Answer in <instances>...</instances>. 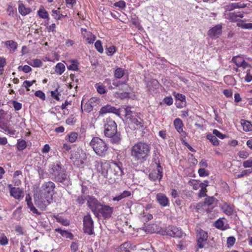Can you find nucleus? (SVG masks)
Masks as SVG:
<instances>
[{"mask_svg": "<svg viewBox=\"0 0 252 252\" xmlns=\"http://www.w3.org/2000/svg\"><path fill=\"white\" fill-rule=\"evenodd\" d=\"M151 144L144 142H138L130 148V155L132 159L140 163L145 162L150 155Z\"/></svg>", "mask_w": 252, "mask_h": 252, "instance_id": "nucleus-1", "label": "nucleus"}, {"mask_svg": "<svg viewBox=\"0 0 252 252\" xmlns=\"http://www.w3.org/2000/svg\"><path fill=\"white\" fill-rule=\"evenodd\" d=\"M49 171L52 179L55 182L60 183L65 187L71 184L69 177L60 161L52 164Z\"/></svg>", "mask_w": 252, "mask_h": 252, "instance_id": "nucleus-2", "label": "nucleus"}, {"mask_svg": "<svg viewBox=\"0 0 252 252\" xmlns=\"http://www.w3.org/2000/svg\"><path fill=\"white\" fill-rule=\"evenodd\" d=\"M104 135L106 137L110 138V142L112 144H119L121 140L120 132H118L117 125L110 118L106 119L104 124Z\"/></svg>", "mask_w": 252, "mask_h": 252, "instance_id": "nucleus-3", "label": "nucleus"}, {"mask_svg": "<svg viewBox=\"0 0 252 252\" xmlns=\"http://www.w3.org/2000/svg\"><path fill=\"white\" fill-rule=\"evenodd\" d=\"M90 145L98 156L104 158L108 154V145L102 139L98 137H93Z\"/></svg>", "mask_w": 252, "mask_h": 252, "instance_id": "nucleus-4", "label": "nucleus"}, {"mask_svg": "<svg viewBox=\"0 0 252 252\" xmlns=\"http://www.w3.org/2000/svg\"><path fill=\"white\" fill-rule=\"evenodd\" d=\"M246 6V5L245 4L239 3H232L227 6L225 13L226 18L232 21H238L240 18H242L244 17L243 14L240 12L235 13L234 12H230V11L234 8H244Z\"/></svg>", "mask_w": 252, "mask_h": 252, "instance_id": "nucleus-5", "label": "nucleus"}, {"mask_svg": "<svg viewBox=\"0 0 252 252\" xmlns=\"http://www.w3.org/2000/svg\"><path fill=\"white\" fill-rule=\"evenodd\" d=\"M39 191V192L34 194V203L35 205L42 211L45 210L47 206H48L52 201L53 199L51 198H48V196L46 194H43Z\"/></svg>", "mask_w": 252, "mask_h": 252, "instance_id": "nucleus-6", "label": "nucleus"}, {"mask_svg": "<svg viewBox=\"0 0 252 252\" xmlns=\"http://www.w3.org/2000/svg\"><path fill=\"white\" fill-rule=\"evenodd\" d=\"M94 167L97 172L104 177L108 179H112L113 175H110L111 174L109 172L110 164L108 162H103L101 160L95 161L94 162Z\"/></svg>", "mask_w": 252, "mask_h": 252, "instance_id": "nucleus-7", "label": "nucleus"}, {"mask_svg": "<svg viewBox=\"0 0 252 252\" xmlns=\"http://www.w3.org/2000/svg\"><path fill=\"white\" fill-rule=\"evenodd\" d=\"M161 233L162 235H168L177 238L182 237L183 234L181 228L174 225H168L162 228Z\"/></svg>", "mask_w": 252, "mask_h": 252, "instance_id": "nucleus-8", "label": "nucleus"}, {"mask_svg": "<svg viewBox=\"0 0 252 252\" xmlns=\"http://www.w3.org/2000/svg\"><path fill=\"white\" fill-rule=\"evenodd\" d=\"M55 184L51 181H48L45 182L42 185L40 191L44 193V195H47L48 198H51L53 199V196L55 193Z\"/></svg>", "mask_w": 252, "mask_h": 252, "instance_id": "nucleus-9", "label": "nucleus"}, {"mask_svg": "<svg viewBox=\"0 0 252 252\" xmlns=\"http://www.w3.org/2000/svg\"><path fill=\"white\" fill-rule=\"evenodd\" d=\"M83 225L84 233L90 235H93L94 233V222L90 215L84 216L83 218Z\"/></svg>", "mask_w": 252, "mask_h": 252, "instance_id": "nucleus-10", "label": "nucleus"}, {"mask_svg": "<svg viewBox=\"0 0 252 252\" xmlns=\"http://www.w3.org/2000/svg\"><path fill=\"white\" fill-rule=\"evenodd\" d=\"M101 203L94 197L90 195L87 196L88 206L96 217H98L97 211L101 206Z\"/></svg>", "mask_w": 252, "mask_h": 252, "instance_id": "nucleus-11", "label": "nucleus"}, {"mask_svg": "<svg viewBox=\"0 0 252 252\" xmlns=\"http://www.w3.org/2000/svg\"><path fill=\"white\" fill-rule=\"evenodd\" d=\"M113 212V208L107 205L101 204L98 209L97 211L98 217H99L100 214L104 219H108L111 217V215Z\"/></svg>", "mask_w": 252, "mask_h": 252, "instance_id": "nucleus-12", "label": "nucleus"}, {"mask_svg": "<svg viewBox=\"0 0 252 252\" xmlns=\"http://www.w3.org/2000/svg\"><path fill=\"white\" fill-rule=\"evenodd\" d=\"M112 113L115 114L118 116H120L121 111L120 109H117L114 106H112L109 104L102 107L98 112L99 116H103L104 115Z\"/></svg>", "mask_w": 252, "mask_h": 252, "instance_id": "nucleus-13", "label": "nucleus"}, {"mask_svg": "<svg viewBox=\"0 0 252 252\" xmlns=\"http://www.w3.org/2000/svg\"><path fill=\"white\" fill-rule=\"evenodd\" d=\"M81 32L83 38L89 44H93L96 39V36L91 32L87 31L86 29L81 28Z\"/></svg>", "mask_w": 252, "mask_h": 252, "instance_id": "nucleus-14", "label": "nucleus"}, {"mask_svg": "<svg viewBox=\"0 0 252 252\" xmlns=\"http://www.w3.org/2000/svg\"><path fill=\"white\" fill-rule=\"evenodd\" d=\"M109 172L111 174L110 175H113L112 178L115 176H122L123 174L122 168L116 163L110 164Z\"/></svg>", "mask_w": 252, "mask_h": 252, "instance_id": "nucleus-15", "label": "nucleus"}, {"mask_svg": "<svg viewBox=\"0 0 252 252\" xmlns=\"http://www.w3.org/2000/svg\"><path fill=\"white\" fill-rule=\"evenodd\" d=\"M158 170L153 171L150 172L149 174V179L153 181H156L157 180H158L159 182L162 178V172L159 168L161 169V167L158 164Z\"/></svg>", "mask_w": 252, "mask_h": 252, "instance_id": "nucleus-16", "label": "nucleus"}, {"mask_svg": "<svg viewBox=\"0 0 252 252\" xmlns=\"http://www.w3.org/2000/svg\"><path fill=\"white\" fill-rule=\"evenodd\" d=\"M8 187L10 189V194L15 199L19 200L22 197H23V191L19 188L12 187L11 185H9Z\"/></svg>", "mask_w": 252, "mask_h": 252, "instance_id": "nucleus-17", "label": "nucleus"}, {"mask_svg": "<svg viewBox=\"0 0 252 252\" xmlns=\"http://www.w3.org/2000/svg\"><path fill=\"white\" fill-rule=\"evenodd\" d=\"M136 116L130 118L129 121L130 125L133 126L135 129H139L144 127V121L139 117H136Z\"/></svg>", "mask_w": 252, "mask_h": 252, "instance_id": "nucleus-18", "label": "nucleus"}, {"mask_svg": "<svg viewBox=\"0 0 252 252\" xmlns=\"http://www.w3.org/2000/svg\"><path fill=\"white\" fill-rule=\"evenodd\" d=\"M208 35L212 39H216L220 35V24H218L208 31Z\"/></svg>", "mask_w": 252, "mask_h": 252, "instance_id": "nucleus-19", "label": "nucleus"}, {"mask_svg": "<svg viewBox=\"0 0 252 252\" xmlns=\"http://www.w3.org/2000/svg\"><path fill=\"white\" fill-rule=\"evenodd\" d=\"M156 199L159 205L162 207L169 206V200L165 194L162 193H158L156 195Z\"/></svg>", "mask_w": 252, "mask_h": 252, "instance_id": "nucleus-20", "label": "nucleus"}, {"mask_svg": "<svg viewBox=\"0 0 252 252\" xmlns=\"http://www.w3.org/2000/svg\"><path fill=\"white\" fill-rule=\"evenodd\" d=\"M232 61L236 64L238 67L247 68L249 67V64L245 61L244 58L241 56L234 57Z\"/></svg>", "mask_w": 252, "mask_h": 252, "instance_id": "nucleus-21", "label": "nucleus"}, {"mask_svg": "<svg viewBox=\"0 0 252 252\" xmlns=\"http://www.w3.org/2000/svg\"><path fill=\"white\" fill-rule=\"evenodd\" d=\"M174 125L177 131L181 134V136L185 137L187 136L186 132L183 130V124L179 118H176L174 121Z\"/></svg>", "mask_w": 252, "mask_h": 252, "instance_id": "nucleus-22", "label": "nucleus"}, {"mask_svg": "<svg viewBox=\"0 0 252 252\" xmlns=\"http://www.w3.org/2000/svg\"><path fill=\"white\" fill-rule=\"evenodd\" d=\"M132 250V245L129 241L123 243L116 249L118 252H130Z\"/></svg>", "mask_w": 252, "mask_h": 252, "instance_id": "nucleus-23", "label": "nucleus"}, {"mask_svg": "<svg viewBox=\"0 0 252 252\" xmlns=\"http://www.w3.org/2000/svg\"><path fill=\"white\" fill-rule=\"evenodd\" d=\"M121 89L124 90L125 92L123 93H116V94L117 95V97L121 99L128 98L129 97V91H131V88L128 85L125 84L122 87Z\"/></svg>", "mask_w": 252, "mask_h": 252, "instance_id": "nucleus-24", "label": "nucleus"}, {"mask_svg": "<svg viewBox=\"0 0 252 252\" xmlns=\"http://www.w3.org/2000/svg\"><path fill=\"white\" fill-rule=\"evenodd\" d=\"M0 129L10 134L13 135L15 134V131L10 129L7 123L5 122L4 117L0 116Z\"/></svg>", "mask_w": 252, "mask_h": 252, "instance_id": "nucleus-25", "label": "nucleus"}, {"mask_svg": "<svg viewBox=\"0 0 252 252\" xmlns=\"http://www.w3.org/2000/svg\"><path fill=\"white\" fill-rule=\"evenodd\" d=\"M26 201L27 202L28 207L33 213L38 215L41 214V213L38 212V210L34 206L33 203L32 202V197L29 194L26 195Z\"/></svg>", "mask_w": 252, "mask_h": 252, "instance_id": "nucleus-26", "label": "nucleus"}, {"mask_svg": "<svg viewBox=\"0 0 252 252\" xmlns=\"http://www.w3.org/2000/svg\"><path fill=\"white\" fill-rule=\"evenodd\" d=\"M240 124L243 127V130L245 132L252 131V124L250 122L244 119H242L240 120Z\"/></svg>", "mask_w": 252, "mask_h": 252, "instance_id": "nucleus-27", "label": "nucleus"}, {"mask_svg": "<svg viewBox=\"0 0 252 252\" xmlns=\"http://www.w3.org/2000/svg\"><path fill=\"white\" fill-rule=\"evenodd\" d=\"M131 195V193L130 191L125 190L121 194L114 197L112 198V200L119 201L126 197L130 196Z\"/></svg>", "mask_w": 252, "mask_h": 252, "instance_id": "nucleus-28", "label": "nucleus"}, {"mask_svg": "<svg viewBox=\"0 0 252 252\" xmlns=\"http://www.w3.org/2000/svg\"><path fill=\"white\" fill-rule=\"evenodd\" d=\"M55 231L60 233L62 236L66 238H68L70 240L73 239V235L71 232H69L66 230H63L61 228H57L56 229Z\"/></svg>", "mask_w": 252, "mask_h": 252, "instance_id": "nucleus-29", "label": "nucleus"}, {"mask_svg": "<svg viewBox=\"0 0 252 252\" xmlns=\"http://www.w3.org/2000/svg\"><path fill=\"white\" fill-rule=\"evenodd\" d=\"M18 10L19 13L22 15H26L31 12L32 9L29 7H26L25 5L21 3L19 5Z\"/></svg>", "mask_w": 252, "mask_h": 252, "instance_id": "nucleus-30", "label": "nucleus"}, {"mask_svg": "<svg viewBox=\"0 0 252 252\" xmlns=\"http://www.w3.org/2000/svg\"><path fill=\"white\" fill-rule=\"evenodd\" d=\"M218 201V200L216 199L214 197L208 196L205 198L203 204L204 206H209L216 204Z\"/></svg>", "mask_w": 252, "mask_h": 252, "instance_id": "nucleus-31", "label": "nucleus"}, {"mask_svg": "<svg viewBox=\"0 0 252 252\" xmlns=\"http://www.w3.org/2000/svg\"><path fill=\"white\" fill-rule=\"evenodd\" d=\"M5 45L13 52H14L17 48V43L13 40H7L5 42Z\"/></svg>", "mask_w": 252, "mask_h": 252, "instance_id": "nucleus-32", "label": "nucleus"}, {"mask_svg": "<svg viewBox=\"0 0 252 252\" xmlns=\"http://www.w3.org/2000/svg\"><path fill=\"white\" fill-rule=\"evenodd\" d=\"M221 209L223 210V212L227 215H230L232 214L233 211V208L232 205L230 204H227L224 203L223 205H221Z\"/></svg>", "mask_w": 252, "mask_h": 252, "instance_id": "nucleus-33", "label": "nucleus"}, {"mask_svg": "<svg viewBox=\"0 0 252 252\" xmlns=\"http://www.w3.org/2000/svg\"><path fill=\"white\" fill-rule=\"evenodd\" d=\"M125 113V116L127 120L130 119V118L133 117L135 116V113L131 110V107L129 106H125L124 107Z\"/></svg>", "mask_w": 252, "mask_h": 252, "instance_id": "nucleus-34", "label": "nucleus"}, {"mask_svg": "<svg viewBox=\"0 0 252 252\" xmlns=\"http://www.w3.org/2000/svg\"><path fill=\"white\" fill-rule=\"evenodd\" d=\"M65 68V65L63 63H59L55 66V71L57 74L61 75L64 71Z\"/></svg>", "mask_w": 252, "mask_h": 252, "instance_id": "nucleus-35", "label": "nucleus"}, {"mask_svg": "<svg viewBox=\"0 0 252 252\" xmlns=\"http://www.w3.org/2000/svg\"><path fill=\"white\" fill-rule=\"evenodd\" d=\"M206 137L214 146H218L219 145V141L216 136L213 134L211 133L207 134Z\"/></svg>", "mask_w": 252, "mask_h": 252, "instance_id": "nucleus-36", "label": "nucleus"}, {"mask_svg": "<svg viewBox=\"0 0 252 252\" xmlns=\"http://www.w3.org/2000/svg\"><path fill=\"white\" fill-rule=\"evenodd\" d=\"M28 63L34 67H40L42 65V62L39 59H34L31 61L28 62Z\"/></svg>", "mask_w": 252, "mask_h": 252, "instance_id": "nucleus-37", "label": "nucleus"}, {"mask_svg": "<svg viewBox=\"0 0 252 252\" xmlns=\"http://www.w3.org/2000/svg\"><path fill=\"white\" fill-rule=\"evenodd\" d=\"M246 70V75L245 76V81L247 82H250L252 81V68L249 65Z\"/></svg>", "mask_w": 252, "mask_h": 252, "instance_id": "nucleus-38", "label": "nucleus"}, {"mask_svg": "<svg viewBox=\"0 0 252 252\" xmlns=\"http://www.w3.org/2000/svg\"><path fill=\"white\" fill-rule=\"evenodd\" d=\"M27 147V142L23 139L18 140L17 148L19 151H22Z\"/></svg>", "mask_w": 252, "mask_h": 252, "instance_id": "nucleus-39", "label": "nucleus"}, {"mask_svg": "<svg viewBox=\"0 0 252 252\" xmlns=\"http://www.w3.org/2000/svg\"><path fill=\"white\" fill-rule=\"evenodd\" d=\"M125 74L124 70L122 68H117L114 72V77L118 79L121 78Z\"/></svg>", "mask_w": 252, "mask_h": 252, "instance_id": "nucleus-40", "label": "nucleus"}, {"mask_svg": "<svg viewBox=\"0 0 252 252\" xmlns=\"http://www.w3.org/2000/svg\"><path fill=\"white\" fill-rule=\"evenodd\" d=\"M95 88H96L97 92L101 94H104L106 93V90L105 89V87L102 84H100L98 83H96L95 86Z\"/></svg>", "mask_w": 252, "mask_h": 252, "instance_id": "nucleus-41", "label": "nucleus"}, {"mask_svg": "<svg viewBox=\"0 0 252 252\" xmlns=\"http://www.w3.org/2000/svg\"><path fill=\"white\" fill-rule=\"evenodd\" d=\"M88 101L90 103L93 108L96 106L97 105H100V98L95 97L91 98Z\"/></svg>", "mask_w": 252, "mask_h": 252, "instance_id": "nucleus-42", "label": "nucleus"}, {"mask_svg": "<svg viewBox=\"0 0 252 252\" xmlns=\"http://www.w3.org/2000/svg\"><path fill=\"white\" fill-rule=\"evenodd\" d=\"M208 233L205 231L201 230L198 234L197 240L205 242L207 240Z\"/></svg>", "mask_w": 252, "mask_h": 252, "instance_id": "nucleus-43", "label": "nucleus"}, {"mask_svg": "<svg viewBox=\"0 0 252 252\" xmlns=\"http://www.w3.org/2000/svg\"><path fill=\"white\" fill-rule=\"evenodd\" d=\"M237 26L244 29H252V23H246L243 21H239L237 24Z\"/></svg>", "mask_w": 252, "mask_h": 252, "instance_id": "nucleus-44", "label": "nucleus"}, {"mask_svg": "<svg viewBox=\"0 0 252 252\" xmlns=\"http://www.w3.org/2000/svg\"><path fill=\"white\" fill-rule=\"evenodd\" d=\"M153 219V215L149 213H143L141 217V219L143 222H147L150 220Z\"/></svg>", "mask_w": 252, "mask_h": 252, "instance_id": "nucleus-45", "label": "nucleus"}, {"mask_svg": "<svg viewBox=\"0 0 252 252\" xmlns=\"http://www.w3.org/2000/svg\"><path fill=\"white\" fill-rule=\"evenodd\" d=\"M174 96L176 99V101H181L182 103H184V105L186 104V97L183 94L179 93H174Z\"/></svg>", "mask_w": 252, "mask_h": 252, "instance_id": "nucleus-46", "label": "nucleus"}, {"mask_svg": "<svg viewBox=\"0 0 252 252\" xmlns=\"http://www.w3.org/2000/svg\"><path fill=\"white\" fill-rule=\"evenodd\" d=\"M224 82L228 85H233L235 84V80L231 76H226L224 77Z\"/></svg>", "mask_w": 252, "mask_h": 252, "instance_id": "nucleus-47", "label": "nucleus"}, {"mask_svg": "<svg viewBox=\"0 0 252 252\" xmlns=\"http://www.w3.org/2000/svg\"><path fill=\"white\" fill-rule=\"evenodd\" d=\"M38 14L40 18L43 19H48L49 18L48 12L44 9H39L38 11Z\"/></svg>", "mask_w": 252, "mask_h": 252, "instance_id": "nucleus-48", "label": "nucleus"}, {"mask_svg": "<svg viewBox=\"0 0 252 252\" xmlns=\"http://www.w3.org/2000/svg\"><path fill=\"white\" fill-rule=\"evenodd\" d=\"M57 221L58 222L61 223L62 224L64 225H68L69 224L68 221L64 219L63 217L61 216H55V217Z\"/></svg>", "mask_w": 252, "mask_h": 252, "instance_id": "nucleus-49", "label": "nucleus"}, {"mask_svg": "<svg viewBox=\"0 0 252 252\" xmlns=\"http://www.w3.org/2000/svg\"><path fill=\"white\" fill-rule=\"evenodd\" d=\"M94 46L96 50L100 53H102L103 52V49L102 46V43L100 40H97Z\"/></svg>", "mask_w": 252, "mask_h": 252, "instance_id": "nucleus-50", "label": "nucleus"}, {"mask_svg": "<svg viewBox=\"0 0 252 252\" xmlns=\"http://www.w3.org/2000/svg\"><path fill=\"white\" fill-rule=\"evenodd\" d=\"M68 137L69 141L71 143H73L76 140L78 137V134L76 132H71L68 135Z\"/></svg>", "mask_w": 252, "mask_h": 252, "instance_id": "nucleus-51", "label": "nucleus"}, {"mask_svg": "<svg viewBox=\"0 0 252 252\" xmlns=\"http://www.w3.org/2000/svg\"><path fill=\"white\" fill-rule=\"evenodd\" d=\"M236 242V239L234 237H229L227 240V246L228 248L232 247Z\"/></svg>", "mask_w": 252, "mask_h": 252, "instance_id": "nucleus-52", "label": "nucleus"}, {"mask_svg": "<svg viewBox=\"0 0 252 252\" xmlns=\"http://www.w3.org/2000/svg\"><path fill=\"white\" fill-rule=\"evenodd\" d=\"M60 95H61V94L58 92V88H57L55 91L51 92V96L56 100H60Z\"/></svg>", "mask_w": 252, "mask_h": 252, "instance_id": "nucleus-53", "label": "nucleus"}, {"mask_svg": "<svg viewBox=\"0 0 252 252\" xmlns=\"http://www.w3.org/2000/svg\"><path fill=\"white\" fill-rule=\"evenodd\" d=\"M67 68L68 70H71L74 71H76L78 70V64H77V62L73 60L72 61V63L69 66H67Z\"/></svg>", "mask_w": 252, "mask_h": 252, "instance_id": "nucleus-54", "label": "nucleus"}, {"mask_svg": "<svg viewBox=\"0 0 252 252\" xmlns=\"http://www.w3.org/2000/svg\"><path fill=\"white\" fill-rule=\"evenodd\" d=\"M158 82L157 80L153 79L149 81L147 84V87L149 88V90L151 89V85L154 86L155 88H157L158 86Z\"/></svg>", "mask_w": 252, "mask_h": 252, "instance_id": "nucleus-55", "label": "nucleus"}, {"mask_svg": "<svg viewBox=\"0 0 252 252\" xmlns=\"http://www.w3.org/2000/svg\"><path fill=\"white\" fill-rule=\"evenodd\" d=\"M86 200V197L84 195H79L77 197V198L76 200V201L77 202V203L78 204H79L80 205H81L85 203Z\"/></svg>", "mask_w": 252, "mask_h": 252, "instance_id": "nucleus-56", "label": "nucleus"}, {"mask_svg": "<svg viewBox=\"0 0 252 252\" xmlns=\"http://www.w3.org/2000/svg\"><path fill=\"white\" fill-rule=\"evenodd\" d=\"M34 94L36 96L41 98L43 100H44L46 99L45 94L41 91L38 90L36 91Z\"/></svg>", "mask_w": 252, "mask_h": 252, "instance_id": "nucleus-57", "label": "nucleus"}, {"mask_svg": "<svg viewBox=\"0 0 252 252\" xmlns=\"http://www.w3.org/2000/svg\"><path fill=\"white\" fill-rule=\"evenodd\" d=\"M203 206H204V204H203V202H199L198 203H197V204H192L190 207L191 208H195L197 211H199V210H200L202 207Z\"/></svg>", "mask_w": 252, "mask_h": 252, "instance_id": "nucleus-58", "label": "nucleus"}, {"mask_svg": "<svg viewBox=\"0 0 252 252\" xmlns=\"http://www.w3.org/2000/svg\"><path fill=\"white\" fill-rule=\"evenodd\" d=\"M198 173L200 177H206L209 175V172L204 168L199 169Z\"/></svg>", "mask_w": 252, "mask_h": 252, "instance_id": "nucleus-59", "label": "nucleus"}, {"mask_svg": "<svg viewBox=\"0 0 252 252\" xmlns=\"http://www.w3.org/2000/svg\"><path fill=\"white\" fill-rule=\"evenodd\" d=\"M201 187V189L199 193V196L200 197L206 196L207 192V189L205 187V186H204V185H200Z\"/></svg>", "mask_w": 252, "mask_h": 252, "instance_id": "nucleus-60", "label": "nucleus"}, {"mask_svg": "<svg viewBox=\"0 0 252 252\" xmlns=\"http://www.w3.org/2000/svg\"><path fill=\"white\" fill-rule=\"evenodd\" d=\"M84 110L85 112L89 113L93 110V108L92 106L91 105L90 103L88 101V102L84 105Z\"/></svg>", "mask_w": 252, "mask_h": 252, "instance_id": "nucleus-61", "label": "nucleus"}, {"mask_svg": "<svg viewBox=\"0 0 252 252\" xmlns=\"http://www.w3.org/2000/svg\"><path fill=\"white\" fill-rule=\"evenodd\" d=\"M114 6L123 9L126 7V3L124 0H119L114 3Z\"/></svg>", "mask_w": 252, "mask_h": 252, "instance_id": "nucleus-62", "label": "nucleus"}, {"mask_svg": "<svg viewBox=\"0 0 252 252\" xmlns=\"http://www.w3.org/2000/svg\"><path fill=\"white\" fill-rule=\"evenodd\" d=\"M243 165L245 168L252 167V158L245 161L243 162Z\"/></svg>", "mask_w": 252, "mask_h": 252, "instance_id": "nucleus-63", "label": "nucleus"}, {"mask_svg": "<svg viewBox=\"0 0 252 252\" xmlns=\"http://www.w3.org/2000/svg\"><path fill=\"white\" fill-rule=\"evenodd\" d=\"M238 156L240 158L245 159L249 157V154L246 151H242L239 152Z\"/></svg>", "mask_w": 252, "mask_h": 252, "instance_id": "nucleus-64", "label": "nucleus"}]
</instances>
